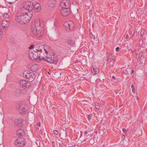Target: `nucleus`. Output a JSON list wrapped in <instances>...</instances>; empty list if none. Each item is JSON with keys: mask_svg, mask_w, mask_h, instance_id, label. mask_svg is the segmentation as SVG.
Wrapping results in <instances>:
<instances>
[{"mask_svg": "<svg viewBox=\"0 0 147 147\" xmlns=\"http://www.w3.org/2000/svg\"><path fill=\"white\" fill-rule=\"evenodd\" d=\"M107 56H109L110 57L112 55V54L111 53H107Z\"/></svg>", "mask_w": 147, "mask_h": 147, "instance_id": "obj_34", "label": "nucleus"}, {"mask_svg": "<svg viewBox=\"0 0 147 147\" xmlns=\"http://www.w3.org/2000/svg\"><path fill=\"white\" fill-rule=\"evenodd\" d=\"M3 37V32L2 30L0 29V39Z\"/></svg>", "mask_w": 147, "mask_h": 147, "instance_id": "obj_27", "label": "nucleus"}, {"mask_svg": "<svg viewBox=\"0 0 147 147\" xmlns=\"http://www.w3.org/2000/svg\"><path fill=\"white\" fill-rule=\"evenodd\" d=\"M44 53H43V52L42 53V55L40 56V58H41V60L51 63H53L55 64L57 63V61L54 59V56L52 57L51 55H48V56H46V58H45L43 56Z\"/></svg>", "mask_w": 147, "mask_h": 147, "instance_id": "obj_3", "label": "nucleus"}, {"mask_svg": "<svg viewBox=\"0 0 147 147\" xmlns=\"http://www.w3.org/2000/svg\"><path fill=\"white\" fill-rule=\"evenodd\" d=\"M146 51L147 53V49H146Z\"/></svg>", "mask_w": 147, "mask_h": 147, "instance_id": "obj_54", "label": "nucleus"}, {"mask_svg": "<svg viewBox=\"0 0 147 147\" xmlns=\"http://www.w3.org/2000/svg\"><path fill=\"white\" fill-rule=\"evenodd\" d=\"M18 109L19 113L21 114H25L27 113V107L22 104H19Z\"/></svg>", "mask_w": 147, "mask_h": 147, "instance_id": "obj_9", "label": "nucleus"}, {"mask_svg": "<svg viewBox=\"0 0 147 147\" xmlns=\"http://www.w3.org/2000/svg\"><path fill=\"white\" fill-rule=\"evenodd\" d=\"M23 7L26 9L28 10L29 12L33 10L34 9V4L33 2L27 1L24 4Z\"/></svg>", "mask_w": 147, "mask_h": 147, "instance_id": "obj_7", "label": "nucleus"}, {"mask_svg": "<svg viewBox=\"0 0 147 147\" xmlns=\"http://www.w3.org/2000/svg\"><path fill=\"white\" fill-rule=\"evenodd\" d=\"M27 92V90L24 88V87L21 86L16 89L14 92V94L16 96H18L20 94H26Z\"/></svg>", "mask_w": 147, "mask_h": 147, "instance_id": "obj_6", "label": "nucleus"}, {"mask_svg": "<svg viewBox=\"0 0 147 147\" xmlns=\"http://www.w3.org/2000/svg\"><path fill=\"white\" fill-rule=\"evenodd\" d=\"M9 15L7 13H5L3 15V17L5 19H7L9 18Z\"/></svg>", "mask_w": 147, "mask_h": 147, "instance_id": "obj_25", "label": "nucleus"}, {"mask_svg": "<svg viewBox=\"0 0 147 147\" xmlns=\"http://www.w3.org/2000/svg\"><path fill=\"white\" fill-rule=\"evenodd\" d=\"M137 100H139V98L138 97H137Z\"/></svg>", "mask_w": 147, "mask_h": 147, "instance_id": "obj_49", "label": "nucleus"}, {"mask_svg": "<svg viewBox=\"0 0 147 147\" xmlns=\"http://www.w3.org/2000/svg\"><path fill=\"white\" fill-rule=\"evenodd\" d=\"M55 4V1L54 0H49L48 2V5L49 6L53 7Z\"/></svg>", "mask_w": 147, "mask_h": 147, "instance_id": "obj_22", "label": "nucleus"}, {"mask_svg": "<svg viewBox=\"0 0 147 147\" xmlns=\"http://www.w3.org/2000/svg\"><path fill=\"white\" fill-rule=\"evenodd\" d=\"M142 34H141V36H142Z\"/></svg>", "mask_w": 147, "mask_h": 147, "instance_id": "obj_53", "label": "nucleus"}, {"mask_svg": "<svg viewBox=\"0 0 147 147\" xmlns=\"http://www.w3.org/2000/svg\"><path fill=\"white\" fill-rule=\"evenodd\" d=\"M61 11L62 16H67L70 13V9L69 8H64Z\"/></svg>", "mask_w": 147, "mask_h": 147, "instance_id": "obj_12", "label": "nucleus"}, {"mask_svg": "<svg viewBox=\"0 0 147 147\" xmlns=\"http://www.w3.org/2000/svg\"><path fill=\"white\" fill-rule=\"evenodd\" d=\"M34 46L33 45H31L30 47H29V49H33L34 48Z\"/></svg>", "mask_w": 147, "mask_h": 147, "instance_id": "obj_33", "label": "nucleus"}, {"mask_svg": "<svg viewBox=\"0 0 147 147\" xmlns=\"http://www.w3.org/2000/svg\"><path fill=\"white\" fill-rule=\"evenodd\" d=\"M66 146H67L64 144H59V147H66Z\"/></svg>", "mask_w": 147, "mask_h": 147, "instance_id": "obj_28", "label": "nucleus"}, {"mask_svg": "<svg viewBox=\"0 0 147 147\" xmlns=\"http://www.w3.org/2000/svg\"><path fill=\"white\" fill-rule=\"evenodd\" d=\"M90 132H89V131H88V133H87V135L88 136H90Z\"/></svg>", "mask_w": 147, "mask_h": 147, "instance_id": "obj_39", "label": "nucleus"}, {"mask_svg": "<svg viewBox=\"0 0 147 147\" xmlns=\"http://www.w3.org/2000/svg\"><path fill=\"white\" fill-rule=\"evenodd\" d=\"M119 47H117L116 48V51H118L119 50Z\"/></svg>", "mask_w": 147, "mask_h": 147, "instance_id": "obj_35", "label": "nucleus"}, {"mask_svg": "<svg viewBox=\"0 0 147 147\" xmlns=\"http://www.w3.org/2000/svg\"><path fill=\"white\" fill-rule=\"evenodd\" d=\"M41 48L42 47L40 46L38 47H36L33 50L29 51V57L32 60H36L40 61H41V59L40 58V56L42 55V53L43 52Z\"/></svg>", "mask_w": 147, "mask_h": 147, "instance_id": "obj_1", "label": "nucleus"}, {"mask_svg": "<svg viewBox=\"0 0 147 147\" xmlns=\"http://www.w3.org/2000/svg\"><path fill=\"white\" fill-rule=\"evenodd\" d=\"M10 24L9 21L3 20L2 22V26L3 28H8Z\"/></svg>", "mask_w": 147, "mask_h": 147, "instance_id": "obj_18", "label": "nucleus"}, {"mask_svg": "<svg viewBox=\"0 0 147 147\" xmlns=\"http://www.w3.org/2000/svg\"><path fill=\"white\" fill-rule=\"evenodd\" d=\"M8 3L9 4H11L12 3H13L12 2H8Z\"/></svg>", "mask_w": 147, "mask_h": 147, "instance_id": "obj_45", "label": "nucleus"}, {"mask_svg": "<svg viewBox=\"0 0 147 147\" xmlns=\"http://www.w3.org/2000/svg\"><path fill=\"white\" fill-rule=\"evenodd\" d=\"M36 22H35L32 25L31 29L32 33L36 36L39 37L43 35L42 28L40 26V24H36Z\"/></svg>", "mask_w": 147, "mask_h": 147, "instance_id": "obj_2", "label": "nucleus"}, {"mask_svg": "<svg viewBox=\"0 0 147 147\" xmlns=\"http://www.w3.org/2000/svg\"><path fill=\"white\" fill-rule=\"evenodd\" d=\"M110 57L109 56H107V58H108L109 59H110Z\"/></svg>", "mask_w": 147, "mask_h": 147, "instance_id": "obj_46", "label": "nucleus"}, {"mask_svg": "<svg viewBox=\"0 0 147 147\" xmlns=\"http://www.w3.org/2000/svg\"><path fill=\"white\" fill-rule=\"evenodd\" d=\"M41 9V7L39 3H36L34 5V9L33 10L34 12H38Z\"/></svg>", "mask_w": 147, "mask_h": 147, "instance_id": "obj_16", "label": "nucleus"}, {"mask_svg": "<svg viewBox=\"0 0 147 147\" xmlns=\"http://www.w3.org/2000/svg\"><path fill=\"white\" fill-rule=\"evenodd\" d=\"M37 125L38 126H40V122H38L37 123Z\"/></svg>", "mask_w": 147, "mask_h": 147, "instance_id": "obj_40", "label": "nucleus"}, {"mask_svg": "<svg viewBox=\"0 0 147 147\" xmlns=\"http://www.w3.org/2000/svg\"><path fill=\"white\" fill-rule=\"evenodd\" d=\"M112 78L113 79H115V76H113L112 77Z\"/></svg>", "mask_w": 147, "mask_h": 147, "instance_id": "obj_48", "label": "nucleus"}, {"mask_svg": "<svg viewBox=\"0 0 147 147\" xmlns=\"http://www.w3.org/2000/svg\"><path fill=\"white\" fill-rule=\"evenodd\" d=\"M53 133H54V134H55V135H57L58 134V131L57 130H54L53 131Z\"/></svg>", "mask_w": 147, "mask_h": 147, "instance_id": "obj_29", "label": "nucleus"}, {"mask_svg": "<svg viewBox=\"0 0 147 147\" xmlns=\"http://www.w3.org/2000/svg\"><path fill=\"white\" fill-rule=\"evenodd\" d=\"M91 118H92V114H89L88 115V119L89 120H90V119H91Z\"/></svg>", "mask_w": 147, "mask_h": 147, "instance_id": "obj_32", "label": "nucleus"}, {"mask_svg": "<svg viewBox=\"0 0 147 147\" xmlns=\"http://www.w3.org/2000/svg\"><path fill=\"white\" fill-rule=\"evenodd\" d=\"M24 13V24L28 22L31 20V17H32V15L30 13V12L28 13Z\"/></svg>", "mask_w": 147, "mask_h": 147, "instance_id": "obj_10", "label": "nucleus"}, {"mask_svg": "<svg viewBox=\"0 0 147 147\" xmlns=\"http://www.w3.org/2000/svg\"><path fill=\"white\" fill-rule=\"evenodd\" d=\"M131 87L132 88V89H133V88H134V85H131Z\"/></svg>", "mask_w": 147, "mask_h": 147, "instance_id": "obj_43", "label": "nucleus"}, {"mask_svg": "<svg viewBox=\"0 0 147 147\" xmlns=\"http://www.w3.org/2000/svg\"><path fill=\"white\" fill-rule=\"evenodd\" d=\"M132 91H133V92H134V93H135V90L134 89V88H133V89H132Z\"/></svg>", "mask_w": 147, "mask_h": 147, "instance_id": "obj_41", "label": "nucleus"}, {"mask_svg": "<svg viewBox=\"0 0 147 147\" xmlns=\"http://www.w3.org/2000/svg\"><path fill=\"white\" fill-rule=\"evenodd\" d=\"M16 20L17 22L21 24H24V13L18 11L16 15Z\"/></svg>", "mask_w": 147, "mask_h": 147, "instance_id": "obj_5", "label": "nucleus"}, {"mask_svg": "<svg viewBox=\"0 0 147 147\" xmlns=\"http://www.w3.org/2000/svg\"><path fill=\"white\" fill-rule=\"evenodd\" d=\"M144 60V55H143L142 53H140L139 54V57L137 59V61L140 62V63H142V61Z\"/></svg>", "mask_w": 147, "mask_h": 147, "instance_id": "obj_20", "label": "nucleus"}, {"mask_svg": "<svg viewBox=\"0 0 147 147\" xmlns=\"http://www.w3.org/2000/svg\"><path fill=\"white\" fill-rule=\"evenodd\" d=\"M129 38V35L128 34H127L126 37V38L127 39H128Z\"/></svg>", "mask_w": 147, "mask_h": 147, "instance_id": "obj_36", "label": "nucleus"}, {"mask_svg": "<svg viewBox=\"0 0 147 147\" xmlns=\"http://www.w3.org/2000/svg\"><path fill=\"white\" fill-rule=\"evenodd\" d=\"M14 123L16 126L21 127L23 125V120L21 118L16 119L14 121Z\"/></svg>", "mask_w": 147, "mask_h": 147, "instance_id": "obj_14", "label": "nucleus"}, {"mask_svg": "<svg viewBox=\"0 0 147 147\" xmlns=\"http://www.w3.org/2000/svg\"><path fill=\"white\" fill-rule=\"evenodd\" d=\"M70 2L68 0H63L60 3V6L63 8H69Z\"/></svg>", "mask_w": 147, "mask_h": 147, "instance_id": "obj_11", "label": "nucleus"}, {"mask_svg": "<svg viewBox=\"0 0 147 147\" xmlns=\"http://www.w3.org/2000/svg\"><path fill=\"white\" fill-rule=\"evenodd\" d=\"M131 0H129V1H130V2H131Z\"/></svg>", "mask_w": 147, "mask_h": 147, "instance_id": "obj_52", "label": "nucleus"}, {"mask_svg": "<svg viewBox=\"0 0 147 147\" xmlns=\"http://www.w3.org/2000/svg\"><path fill=\"white\" fill-rule=\"evenodd\" d=\"M134 71L133 70H132L130 74H133L134 73Z\"/></svg>", "mask_w": 147, "mask_h": 147, "instance_id": "obj_42", "label": "nucleus"}, {"mask_svg": "<svg viewBox=\"0 0 147 147\" xmlns=\"http://www.w3.org/2000/svg\"><path fill=\"white\" fill-rule=\"evenodd\" d=\"M109 59L108 58H107L105 60L107 61H108Z\"/></svg>", "mask_w": 147, "mask_h": 147, "instance_id": "obj_44", "label": "nucleus"}, {"mask_svg": "<svg viewBox=\"0 0 147 147\" xmlns=\"http://www.w3.org/2000/svg\"><path fill=\"white\" fill-rule=\"evenodd\" d=\"M25 134L24 131L21 129H18L16 132V134L18 136H24Z\"/></svg>", "mask_w": 147, "mask_h": 147, "instance_id": "obj_17", "label": "nucleus"}, {"mask_svg": "<svg viewBox=\"0 0 147 147\" xmlns=\"http://www.w3.org/2000/svg\"><path fill=\"white\" fill-rule=\"evenodd\" d=\"M134 32H133L132 34H131V35H132V36H133L134 34Z\"/></svg>", "mask_w": 147, "mask_h": 147, "instance_id": "obj_47", "label": "nucleus"}, {"mask_svg": "<svg viewBox=\"0 0 147 147\" xmlns=\"http://www.w3.org/2000/svg\"><path fill=\"white\" fill-rule=\"evenodd\" d=\"M115 61V59H113L110 62V66L111 67L113 66V64L114 63V62Z\"/></svg>", "mask_w": 147, "mask_h": 147, "instance_id": "obj_24", "label": "nucleus"}, {"mask_svg": "<svg viewBox=\"0 0 147 147\" xmlns=\"http://www.w3.org/2000/svg\"><path fill=\"white\" fill-rule=\"evenodd\" d=\"M41 47H42V46H41ZM42 49H43V52H44V53H45H45H46V54H48V52L47 51H46V50L45 49H44V48H42V47L41 49H42Z\"/></svg>", "mask_w": 147, "mask_h": 147, "instance_id": "obj_31", "label": "nucleus"}, {"mask_svg": "<svg viewBox=\"0 0 147 147\" xmlns=\"http://www.w3.org/2000/svg\"><path fill=\"white\" fill-rule=\"evenodd\" d=\"M67 43L68 44L72 46L73 47H74L76 46L75 41L74 39L72 38L68 39L67 40Z\"/></svg>", "mask_w": 147, "mask_h": 147, "instance_id": "obj_19", "label": "nucleus"}, {"mask_svg": "<svg viewBox=\"0 0 147 147\" xmlns=\"http://www.w3.org/2000/svg\"><path fill=\"white\" fill-rule=\"evenodd\" d=\"M91 71L92 74L93 75L96 74L97 72L98 69L96 68V67H93V68H92L91 69Z\"/></svg>", "mask_w": 147, "mask_h": 147, "instance_id": "obj_23", "label": "nucleus"}, {"mask_svg": "<svg viewBox=\"0 0 147 147\" xmlns=\"http://www.w3.org/2000/svg\"><path fill=\"white\" fill-rule=\"evenodd\" d=\"M73 147V146H68V147Z\"/></svg>", "mask_w": 147, "mask_h": 147, "instance_id": "obj_50", "label": "nucleus"}, {"mask_svg": "<svg viewBox=\"0 0 147 147\" xmlns=\"http://www.w3.org/2000/svg\"><path fill=\"white\" fill-rule=\"evenodd\" d=\"M126 131V129L125 128H123V132H125Z\"/></svg>", "mask_w": 147, "mask_h": 147, "instance_id": "obj_37", "label": "nucleus"}, {"mask_svg": "<svg viewBox=\"0 0 147 147\" xmlns=\"http://www.w3.org/2000/svg\"><path fill=\"white\" fill-rule=\"evenodd\" d=\"M38 147H40V146H38Z\"/></svg>", "mask_w": 147, "mask_h": 147, "instance_id": "obj_55", "label": "nucleus"}, {"mask_svg": "<svg viewBox=\"0 0 147 147\" xmlns=\"http://www.w3.org/2000/svg\"><path fill=\"white\" fill-rule=\"evenodd\" d=\"M64 25L67 29L70 30H72L74 27V24L72 21L65 23Z\"/></svg>", "mask_w": 147, "mask_h": 147, "instance_id": "obj_13", "label": "nucleus"}, {"mask_svg": "<svg viewBox=\"0 0 147 147\" xmlns=\"http://www.w3.org/2000/svg\"><path fill=\"white\" fill-rule=\"evenodd\" d=\"M65 129V132H66V133L67 132H66L67 130H66V128Z\"/></svg>", "mask_w": 147, "mask_h": 147, "instance_id": "obj_51", "label": "nucleus"}, {"mask_svg": "<svg viewBox=\"0 0 147 147\" xmlns=\"http://www.w3.org/2000/svg\"><path fill=\"white\" fill-rule=\"evenodd\" d=\"M24 77L28 79V81L32 82L36 77V75L33 72H29L27 71H24L23 73Z\"/></svg>", "mask_w": 147, "mask_h": 147, "instance_id": "obj_4", "label": "nucleus"}, {"mask_svg": "<svg viewBox=\"0 0 147 147\" xmlns=\"http://www.w3.org/2000/svg\"><path fill=\"white\" fill-rule=\"evenodd\" d=\"M15 144L19 147L23 146L26 144L25 140L23 138L19 137L16 140Z\"/></svg>", "mask_w": 147, "mask_h": 147, "instance_id": "obj_8", "label": "nucleus"}, {"mask_svg": "<svg viewBox=\"0 0 147 147\" xmlns=\"http://www.w3.org/2000/svg\"><path fill=\"white\" fill-rule=\"evenodd\" d=\"M87 133L88 132L86 131H84V133L85 134L84 136H85V138H88V136L87 135Z\"/></svg>", "mask_w": 147, "mask_h": 147, "instance_id": "obj_30", "label": "nucleus"}, {"mask_svg": "<svg viewBox=\"0 0 147 147\" xmlns=\"http://www.w3.org/2000/svg\"><path fill=\"white\" fill-rule=\"evenodd\" d=\"M30 69L32 71H36L38 69V65L35 63H34L31 65Z\"/></svg>", "mask_w": 147, "mask_h": 147, "instance_id": "obj_21", "label": "nucleus"}, {"mask_svg": "<svg viewBox=\"0 0 147 147\" xmlns=\"http://www.w3.org/2000/svg\"><path fill=\"white\" fill-rule=\"evenodd\" d=\"M20 82L21 85L26 87V88H29L31 86L30 82L28 81H26L25 80H21Z\"/></svg>", "mask_w": 147, "mask_h": 147, "instance_id": "obj_15", "label": "nucleus"}, {"mask_svg": "<svg viewBox=\"0 0 147 147\" xmlns=\"http://www.w3.org/2000/svg\"><path fill=\"white\" fill-rule=\"evenodd\" d=\"M95 106L97 109H99L100 108V105L98 103H95Z\"/></svg>", "mask_w": 147, "mask_h": 147, "instance_id": "obj_26", "label": "nucleus"}, {"mask_svg": "<svg viewBox=\"0 0 147 147\" xmlns=\"http://www.w3.org/2000/svg\"><path fill=\"white\" fill-rule=\"evenodd\" d=\"M129 51H130V52L131 53H133L134 52L133 51V50H132L129 49Z\"/></svg>", "mask_w": 147, "mask_h": 147, "instance_id": "obj_38", "label": "nucleus"}]
</instances>
